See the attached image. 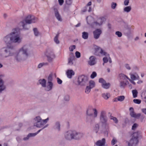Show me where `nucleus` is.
Segmentation results:
<instances>
[{
  "label": "nucleus",
  "instance_id": "f257e3e1",
  "mask_svg": "<svg viewBox=\"0 0 146 146\" xmlns=\"http://www.w3.org/2000/svg\"><path fill=\"white\" fill-rule=\"evenodd\" d=\"M11 37H8V36L5 38L6 40L8 39V41H11V42L19 43L22 40V38L21 36L20 33L19 32L18 29H14L13 32L10 34Z\"/></svg>",
  "mask_w": 146,
  "mask_h": 146
},
{
  "label": "nucleus",
  "instance_id": "f03ea898",
  "mask_svg": "<svg viewBox=\"0 0 146 146\" xmlns=\"http://www.w3.org/2000/svg\"><path fill=\"white\" fill-rule=\"evenodd\" d=\"M37 20V18L35 17L34 16L28 15L26 17L25 20H24L19 23V25L20 27L21 26L23 28H25V26L26 24L34 23Z\"/></svg>",
  "mask_w": 146,
  "mask_h": 146
},
{
  "label": "nucleus",
  "instance_id": "7ed1b4c3",
  "mask_svg": "<svg viewBox=\"0 0 146 146\" xmlns=\"http://www.w3.org/2000/svg\"><path fill=\"white\" fill-rule=\"evenodd\" d=\"M35 122L34 123V125L37 127H41L45 124L48 120V118L44 120H42L40 117L38 116L36 117L34 119Z\"/></svg>",
  "mask_w": 146,
  "mask_h": 146
},
{
  "label": "nucleus",
  "instance_id": "20e7f679",
  "mask_svg": "<svg viewBox=\"0 0 146 146\" xmlns=\"http://www.w3.org/2000/svg\"><path fill=\"white\" fill-rule=\"evenodd\" d=\"M87 77L84 75L79 76L78 77V84L81 86H85L88 82Z\"/></svg>",
  "mask_w": 146,
  "mask_h": 146
},
{
  "label": "nucleus",
  "instance_id": "39448f33",
  "mask_svg": "<svg viewBox=\"0 0 146 146\" xmlns=\"http://www.w3.org/2000/svg\"><path fill=\"white\" fill-rule=\"evenodd\" d=\"M45 54L47 57L48 61L49 62H51L53 59L55 58V55L51 49L49 48L47 49Z\"/></svg>",
  "mask_w": 146,
  "mask_h": 146
},
{
  "label": "nucleus",
  "instance_id": "423d86ee",
  "mask_svg": "<svg viewBox=\"0 0 146 146\" xmlns=\"http://www.w3.org/2000/svg\"><path fill=\"white\" fill-rule=\"evenodd\" d=\"M87 114L89 116H92L93 115L94 117L95 118L97 116L98 112L96 108L89 107L87 110Z\"/></svg>",
  "mask_w": 146,
  "mask_h": 146
},
{
  "label": "nucleus",
  "instance_id": "0eeeda50",
  "mask_svg": "<svg viewBox=\"0 0 146 146\" xmlns=\"http://www.w3.org/2000/svg\"><path fill=\"white\" fill-rule=\"evenodd\" d=\"M84 135L83 133L77 132L75 131H73V139H79L82 137Z\"/></svg>",
  "mask_w": 146,
  "mask_h": 146
},
{
  "label": "nucleus",
  "instance_id": "6e6552de",
  "mask_svg": "<svg viewBox=\"0 0 146 146\" xmlns=\"http://www.w3.org/2000/svg\"><path fill=\"white\" fill-rule=\"evenodd\" d=\"M75 59V58L74 54L72 52H70L68 59V64L70 65H72Z\"/></svg>",
  "mask_w": 146,
  "mask_h": 146
},
{
  "label": "nucleus",
  "instance_id": "1a4fd4ad",
  "mask_svg": "<svg viewBox=\"0 0 146 146\" xmlns=\"http://www.w3.org/2000/svg\"><path fill=\"white\" fill-rule=\"evenodd\" d=\"M99 82L102 84V87L104 88L108 89L110 86V83H106V81L102 78L99 79Z\"/></svg>",
  "mask_w": 146,
  "mask_h": 146
},
{
  "label": "nucleus",
  "instance_id": "9d476101",
  "mask_svg": "<svg viewBox=\"0 0 146 146\" xmlns=\"http://www.w3.org/2000/svg\"><path fill=\"white\" fill-rule=\"evenodd\" d=\"M52 76L53 75L52 74H50L48 77V90H50L52 89V86H53V84L52 82Z\"/></svg>",
  "mask_w": 146,
  "mask_h": 146
},
{
  "label": "nucleus",
  "instance_id": "9b49d317",
  "mask_svg": "<svg viewBox=\"0 0 146 146\" xmlns=\"http://www.w3.org/2000/svg\"><path fill=\"white\" fill-rule=\"evenodd\" d=\"M65 137L66 139L69 140H70L73 139V131H68L67 132L65 135Z\"/></svg>",
  "mask_w": 146,
  "mask_h": 146
},
{
  "label": "nucleus",
  "instance_id": "f8f14e48",
  "mask_svg": "<svg viewBox=\"0 0 146 146\" xmlns=\"http://www.w3.org/2000/svg\"><path fill=\"white\" fill-rule=\"evenodd\" d=\"M101 30L99 29L95 30L93 32L94 37L96 39H98L99 38L100 34L102 33Z\"/></svg>",
  "mask_w": 146,
  "mask_h": 146
},
{
  "label": "nucleus",
  "instance_id": "ddd939ff",
  "mask_svg": "<svg viewBox=\"0 0 146 146\" xmlns=\"http://www.w3.org/2000/svg\"><path fill=\"white\" fill-rule=\"evenodd\" d=\"M138 139H134L131 138L129 142H128V146H135L138 143Z\"/></svg>",
  "mask_w": 146,
  "mask_h": 146
},
{
  "label": "nucleus",
  "instance_id": "4468645a",
  "mask_svg": "<svg viewBox=\"0 0 146 146\" xmlns=\"http://www.w3.org/2000/svg\"><path fill=\"white\" fill-rule=\"evenodd\" d=\"M106 143V139L104 138L102 140H100L97 141L95 144L97 146H104Z\"/></svg>",
  "mask_w": 146,
  "mask_h": 146
},
{
  "label": "nucleus",
  "instance_id": "2eb2a0df",
  "mask_svg": "<svg viewBox=\"0 0 146 146\" xmlns=\"http://www.w3.org/2000/svg\"><path fill=\"white\" fill-rule=\"evenodd\" d=\"M95 49L96 50L95 54L97 55H98L97 54V52L105 56H106L107 54L106 52H104L101 48L98 46L95 48Z\"/></svg>",
  "mask_w": 146,
  "mask_h": 146
},
{
  "label": "nucleus",
  "instance_id": "dca6fc26",
  "mask_svg": "<svg viewBox=\"0 0 146 146\" xmlns=\"http://www.w3.org/2000/svg\"><path fill=\"white\" fill-rule=\"evenodd\" d=\"M129 110L131 111L130 115L131 117L135 118H139L140 117L141 114L140 113L136 114L135 113L134 111V110L133 108H130Z\"/></svg>",
  "mask_w": 146,
  "mask_h": 146
},
{
  "label": "nucleus",
  "instance_id": "f3484780",
  "mask_svg": "<svg viewBox=\"0 0 146 146\" xmlns=\"http://www.w3.org/2000/svg\"><path fill=\"white\" fill-rule=\"evenodd\" d=\"M96 58L95 56H90L89 58V60L88 61V64L90 66L94 65L96 63Z\"/></svg>",
  "mask_w": 146,
  "mask_h": 146
},
{
  "label": "nucleus",
  "instance_id": "a211bd4d",
  "mask_svg": "<svg viewBox=\"0 0 146 146\" xmlns=\"http://www.w3.org/2000/svg\"><path fill=\"white\" fill-rule=\"evenodd\" d=\"M45 127H43L42 129L38 131L36 133H29L28 135L27 136V137H25L23 139L25 140H26L28 139L30 137H33L35 136L40 131H41Z\"/></svg>",
  "mask_w": 146,
  "mask_h": 146
},
{
  "label": "nucleus",
  "instance_id": "6ab92c4d",
  "mask_svg": "<svg viewBox=\"0 0 146 146\" xmlns=\"http://www.w3.org/2000/svg\"><path fill=\"white\" fill-rule=\"evenodd\" d=\"M104 20V17L100 18L98 19L96 21L94 22V24L96 25H101Z\"/></svg>",
  "mask_w": 146,
  "mask_h": 146
},
{
  "label": "nucleus",
  "instance_id": "aec40b11",
  "mask_svg": "<svg viewBox=\"0 0 146 146\" xmlns=\"http://www.w3.org/2000/svg\"><path fill=\"white\" fill-rule=\"evenodd\" d=\"M66 74L68 77L71 78L72 75L74 74V72L72 70H68L66 72Z\"/></svg>",
  "mask_w": 146,
  "mask_h": 146
},
{
  "label": "nucleus",
  "instance_id": "412c9836",
  "mask_svg": "<svg viewBox=\"0 0 146 146\" xmlns=\"http://www.w3.org/2000/svg\"><path fill=\"white\" fill-rule=\"evenodd\" d=\"M141 133L140 131H137L136 132L134 133L133 134L132 138L135 139H138V136Z\"/></svg>",
  "mask_w": 146,
  "mask_h": 146
},
{
  "label": "nucleus",
  "instance_id": "4be33fe9",
  "mask_svg": "<svg viewBox=\"0 0 146 146\" xmlns=\"http://www.w3.org/2000/svg\"><path fill=\"white\" fill-rule=\"evenodd\" d=\"M125 99L124 96H118L114 99V101L115 102H117L118 101H122L124 100Z\"/></svg>",
  "mask_w": 146,
  "mask_h": 146
},
{
  "label": "nucleus",
  "instance_id": "5701e85b",
  "mask_svg": "<svg viewBox=\"0 0 146 146\" xmlns=\"http://www.w3.org/2000/svg\"><path fill=\"white\" fill-rule=\"evenodd\" d=\"M39 83L41 84L43 87H45L46 86V81L44 79H40L38 81Z\"/></svg>",
  "mask_w": 146,
  "mask_h": 146
},
{
  "label": "nucleus",
  "instance_id": "b1692460",
  "mask_svg": "<svg viewBox=\"0 0 146 146\" xmlns=\"http://www.w3.org/2000/svg\"><path fill=\"white\" fill-rule=\"evenodd\" d=\"M27 51V49L25 46L23 47L20 50V52H22L23 53L25 54L27 56H28Z\"/></svg>",
  "mask_w": 146,
  "mask_h": 146
},
{
  "label": "nucleus",
  "instance_id": "393cba45",
  "mask_svg": "<svg viewBox=\"0 0 146 146\" xmlns=\"http://www.w3.org/2000/svg\"><path fill=\"white\" fill-rule=\"evenodd\" d=\"M55 17L58 21H62V19L61 18L60 15L57 10L55 11Z\"/></svg>",
  "mask_w": 146,
  "mask_h": 146
},
{
  "label": "nucleus",
  "instance_id": "a878e982",
  "mask_svg": "<svg viewBox=\"0 0 146 146\" xmlns=\"http://www.w3.org/2000/svg\"><path fill=\"white\" fill-rule=\"evenodd\" d=\"M5 88V86L3 85V80L0 79V92L4 90Z\"/></svg>",
  "mask_w": 146,
  "mask_h": 146
},
{
  "label": "nucleus",
  "instance_id": "bb28decb",
  "mask_svg": "<svg viewBox=\"0 0 146 146\" xmlns=\"http://www.w3.org/2000/svg\"><path fill=\"white\" fill-rule=\"evenodd\" d=\"M129 83L127 81H125V82L123 81H121L120 83V86L121 87L124 88Z\"/></svg>",
  "mask_w": 146,
  "mask_h": 146
},
{
  "label": "nucleus",
  "instance_id": "cd10ccee",
  "mask_svg": "<svg viewBox=\"0 0 146 146\" xmlns=\"http://www.w3.org/2000/svg\"><path fill=\"white\" fill-rule=\"evenodd\" d=\"M7 36H8V37H11L10 34L9 35H7L6 36H5L4 38V40L5 41V42L6 43V44H7V46L9 48H11V47L10 46H9L8 44H10L11 43V40H10V41H8V39H6V40H5V38L6 37H7Z\"/></svg>",
  "mask_w": 146,
  "mask_h": 146
},
{
  "label": "nucleus",
  "instance_id": "c85d7f7f",
  "mask_svg": "<svg viewBox=\"0 0 146 146\" xmlns=\"http://www.w3.org/2000/svg\"><path fill=\"white\" fill-rule=\"evenodd\" d=\"M102 96L105 99L107 100L110 96V95L109 93H104L102 94Z\"/></svg>",
  "mask_w": 146,
  "mask_h": 146
},
{
  "label": "nucleus",
  "instance_id": "c756f323",
  "mask_svg": "<svg viewBox=\"0 0 146 146\" xmlns=\"http://www.w3.org/2000/svg\"><path fill=\"white\" fill-rule=\"evenodd\" d=\"M82 37L84 39H86L88 38V33L86 32H84L82 33Z\"/></svg>",
  "mask_w": 146,
  "mask_h": 146
},
{
  "label": "nucleus",
  "instance_id": "7c9ffc66",
  "mask_svg": "<svg viewBox=\"0 0 146 146\" xmlns=\"http://www.w3.org/2000/svg\"><path fill=\"white\" fill-rule=\"evenodd\" d=\"M95 86V83L93 81L91 80L89 82V86H88L91 88H92L94 87Z\"/></svg>",
  "mask_w": 146,
  "mask_h": 146
},
{
  "label": "nucleus",
  "instance_id": "2f4dec72",
  "mask_svg": "<svg viewBox=\"0 0 146 146\" xmlns=\"http://www.w3.org/2000/svg\"><path fill=\"white\" fill-rule=\"evenodd\" d=\"M101 122L103 123H106L107 120V117H100Z\"/></svg>",
  "mask_w": 146,
  "mask_h": 146
},
{
  "label": "nucleus",
  "instance_id": "473e14b6",
  "mask_svg": "<svg viewBox=\"0 0 146 146\" xmlns=\"http://www.w3.org/2000/svg\"><path fill=\"white\" fill-rule=\"evenodd\" d=\"M110 118L111 119L113 120L115 123H117L118 122V120L116 117L111 115L110 116Z\"/></svg>",
  "mask_w": 146,
  "mask_h": 146
},
{
  "label": "nucleus",
  "instance_id": "72a5a7b5",
  "mask_svg": "<svg viewBox=\"0 0 146 146\" xmlns=\"http://www.w3.org/2000/svg\"><path fill=\"white\" fill-rule=\"evenodd\" d=\"M10 53L9 52H8L7 49H5L4 51L3 56L5 57H7L9 56H10Z\"/></svg>",
  "mask_w": 146,
  "mask_h": 146
},
{
  "label": "nucleus",
  "instance_id": "f704fd0d",
  "mask_svg": "<svg viewBox=\"0 0 146 146\" xmlns=\"http://www.w3.org/2000/svg\"><path fill=\"white\" fill-rule=\"evenodd\" d=\"M119 76L121 79L122 80H125L126 79H128L129 78L127 76L123 74H120Z\"/></svg>",
  "mask_w": 146,
  "mask_h": 146
},
{
  "label": "nucleus",
  "instance_id": "c9c22d12",
  "mask_svg": "<svg viewBox=\"0 0 146 146\" xmlns=\"http://www.w3.org/2000/svg\"><path fill=\"white\" fill-rule=\"evenodd\" d=\"M59 37V34H58L56 35L55 36L54 38V42L56 44H59L60 42L58 40V38Z\"/></svg>",
  "mask_w": 146,
  "mask_h": 146
},
{
  "label": "nucleus",
  "instance_id": "e433bc0d",
  "mask_svg": "<svg viewBox=\"0 0 146 146\" xmlns=\"http://www.w3.org/2000/svg\"><path fill=\"white\" fill-rule=\"evenodd\" d=\"M131 7L130 6H127L124 8V10L125 12H129L131 11Z\"/></svg>",
  "mask_w": 146,
  "mask_h": 146
},
{
  "label": "nucleus",
  "instance_id": "4c0bfd02",
  "mask_svg": "<svg viewBox=\"0 0 146 146\" xmlns=\"http://www.w3.org/2000/svg\"><path fill=\"white\" fill-rule=\"evenodd\" d=\"M132 93L133 98H135L137 96L138 92L137 90H132Z\"/></svg>",
  "mask_w": 146,
  "mask_h": 146
},
{
  "label": "nucleus",
  "instance_id": "58836bf2",
  "mask_svg": "<svg viewBox=\"0 0 146 146\" xmlns=\"http://www.w3.org/2000/svg\"><path fill=\"white\" fill-rule=\"evenodd\" d=\"M60 123L59 122H57L56 123L54 127L55 128L58 129V130H59L60 129Z\"/></svg>",
  "mask_w": 146,
  "mask_h": 146
},
{
  "label": "nucleus",
  "instance_id": "ea45409f",
  "mask_svg": "<svg viewBox=\"0 0 146 146\" xmlns=\"http://www.w3.org/2000/svg\"><path fill=\"white\" fill-rule=\"evenodd\" d=\"M91 88L89 86H87L85 90V93L87 94H88L91 91Z\"/></svg>",
  "mask_w": 146,
  "mask_h": 146
},
{
  "label": "nucleus",
  "instance_id": "a19ab883",
  "mask_svg": "<svg viewBox=\"0 0 146 146\" xmlns=\"http://www.w3.org/2000/svg\"><path fill=\"white\" fill-rule=\"evenodd\" d=\"M100 117H106V113L105 111H102L101 112Z\"/></svg>",
  "mask_w": 146,
  "mask_h": 146
},
{
  "label": "nucleus",
  "instance_id": "79ce46f5",
  "mask_svg": "<svg viewBox=\"0 0 146 146\" xmlns=\"http://www.w3.org/2000/svg\"><path fill=\"white\" fill-rule=\"evenodd\" d=\"M48 64V63H41L39 64L38 66V68H41L42 66L43 65H47Z\"/></svg>",
  "mask_w": 146,
  "mask_h": 146
},
{
  "label": "nucleus",
  "instance_id": "37998d69",
  "mask_svg": "<svg viewBox=\"0 0 146 146\" xmlns=\"http://www.w3.org/2000/svg\"><path fill=\"white\" fill-rule=\"evenodd\" d=\"M97 75L96 72H92L90 76V77L92 78H94Z\"/></svg>",
  "mask_w": 146,
  "mask_h": 146
},
{
  "label": "nucleus",
  "instance_id": "c03bdc74",
  "mask_svg": "<svg viewBox=\"0 0 146 146\" xmlns=\"http://www.w3.org/2000/svg\"><path fill=\"white\" fill-rule=\"evenodd\" d=\"M99 128V126L98 124H96L95 125V127L96 132L97 133L98 131Z\"/></svg>",
  "mask_w": 146,
  "mask_h": 146
},
{
  "label": "nucleus",
  "instance_id": "a18cd8bd",
  "mask_svg": "<svg viewBox=\"0 0 146 146\" xmlns=\"http://www.w3.org/2000/svg\"><path fill=\"white\" fill-rule=\"evenodd\" d=\"M134 102L136 104H139L141 103V100L137 99H135L133 100Z\"/></svg>",
  "mask_w": 146,
  "mask_h": 146
},
{
  "label": "nucleus",
  "instance_id": "49530a36",
  "mask_svg": "<svg viewBox=\"0 0 146 146\" xmlns=\"http://www.w3.org/2000/svg\"><path fill=\"white\" fill-rule=\"evenodd\" d=\"M33 31L35 36H37L38 34V32L36 28H35L33 29Z\"/></svg>",
  "mask_w": 146,
  "mask_h": 146
},
{
  "label": "nucleus",
  "instance_id": "de8ad7c7",
  "mask_svg": "<svg viewBox=\"0 0 146 146\" xmlns=\"http://www.w3.org/2000/svg\"><path fill=\"white\" fill-rule=\"evenodd\" d=\"M138 125L136 123L134 124L132 126V130H135L136 128L138 126Z\"/></svg>",
  "mask_w": 146,
  "mask_h": 146
},
{
  "label": "nucleus",
  "instance_id": "09e8293b",
  "mask_svg": "<svg viewBox=\"0 0 146 146\" xmlns=\"http://www.w3.org/2000/svg\"><path fill=\"white\" fill-rule=\"evenodd\" d=\"M117 4L113 2L111 4V7L113 9H114L116 7Z\"/></svg>",
  "mask_w": 146,
  "mask_h": 146
},
{
  "label": "nucleus",
  "instance_id": "8fccbe9b",
  "mask_svg": "<svg viewBox=\"0 0 146 146\" xmlns=\"http://www.w3.org/2000/svg\"><path fill=\"white\" fill-rule=\"evenodd\" d=\"M76 46L74 45H73L69 47V49L70 51H72L75 48Z\"/></svg>",
  "mask_w": 146,
  "mask_h": 146
},
{
  "label": "nucleus",
  "instance_id": "3c124183",
  "mask_svg": "<svg viewBox=\"0 0 146 146\" xmlns=\"http://www.w3.org/2000/svg\"><path fill=\"white\" fill-rule=\"evenodd\" d=\"M115 34L117 35L119 37H121L122 35L121 33L118 31L116 32Z\"/></svg>",
  "mask_w": 146,
  "mask_h": 146
},
{
  "label": "nucleus",
  "instance_id": "603ef678",
  "mask_svg": "<svg viewBox=\"0 0 146 146\" xmlns=\"http://www.w3.org/2000/svg\"><path fill=\"white\" fill-rule=\"evenodd\" d=\"M75 54L76 57L77 58H79L80 56V53L78 51L76 52Z\"/></svg>",
  "mask_w": 146,
  "mask_h": 146
},
{
  "label": "nucleus",
  "instance_id": "864d4df0",
  "mask_svg": "<svg viewBox=\"0 0 146 146\" xmlns=\"http://www.w3.org/2000/svg\"><path fill=\"white\" fill-rule=\"evenodd\" d=\"M66 3L68 5H70L72 3V0H66Z\"/></svg>",
  "mask_w": 146,
  "mask_h": 146
},
{
  "label": "nucleus",
  "instance_id": "5fc2aeb1",
  "mask_svg": "<svg viewBox=\"0 0 146 146\" xmlns=\"http://www.w3.org/2000/svg\"><path fill=\"white\" fill-rule=\"evenodd\" d=\"M64 99L66 101H68L69 100V96L68 95L65 96Z\"/></svg>",
  "mask_w": 146,
  "mask_h": 146
},
{
  "label": "nucleus",
  "instance_id": "6e6d98bb",
  "mask_svg": "<svg viewBox=\"0 0 146 146\" xmlns=\"http://www.w3.org/2000/svg\"><path fill=\"white\" fill-rule=\"evenodd\" d=\"M129 2V0H125L124 1V4L125 5H127Z\"/></svg>",
  "mask_w": 146,
  "mask_h": 146
},
{
  "label": "nucleus",
  "instance_id": "4d7b16f0",
  "mask_svg": "<svg viewBox=\"0 0 146 146\" xmlns=\"http://www.w3.org/2000/svg\"><path fill=\"white\" fill-rule=\"evenodd\" d=\"M104 63H107L108 61V60L106 57H104L103 58Z\"/></svg>",
  "mask_w": 146,
  "mask_h": 146
},
{
  "label": "nucleus",
  "instance_id": "13d9d810",
  "mask_svg": "<svg viewBox=\"0 0 146 146\" xmlns=\"http://www.w3.org/2000/svg\"><path fill=\"white\" fill-rule=\"evenodd\" d=\"M131 78L133 80H135L136 79V77L134 74H131Z\"/></svg>",
  "mask_w": 146,
  "mask_h": 146
},
{
  "label": "nucleus",
  "instance_id": "bf43d9fd",
  "mask_svg": "<svg viewBox=\"0 0 146 146\" xmlns=\"http://www.w3.org/2000/svg\"><path fill=\"white\" fill-rule=\"evenodd\" d=\"M57 82L58 84H61L62 82V81L59 78H57Z\"/></svg>",
  "mask_w": 146,
  "mask_h": 146
},
{
  "label": "nucleus",
  "instance_id": "052dcab7",
  "mask_svg": "<svg viewBox=\"0 0 146 146\" xmlns=\"http://www.w3.org/2000/svg\"><path fill=\"white\" fill-rule=\"evenodd\" d=\"M58 1L59 3V4L60 5H61L63 4L64 2L63 0H58Z\"/></svg>",
  "mask_w": 146,
  "mask_h": 146
},
{
  "label": "nucleus",
  "instance_id": "680f3d73",
  "mask_svg": "<svg viewBox=\"0 0 146 146\" xmlns=\"http://www.w3.org/2000/svg\"><path fill=\"white\" fill-rule=\"evenodd\" d=\"M116 142V140L114 139H113L111 141V144L113 145H114Z\"/></svg>",
  "mask_w": 146,
  "mask_h": 146
},
{
  "label": "nucleus",
  "instance_id": "e2e57ef3",
  "mask_svg": "<svg viewBox=\"0 0 146 146\" xmlns=\"http://www.w3.org/2000/svg\"><path fill=\"white\" fill-rule=\"evenodd\" d=\"M125 67L128 70L130 69V67L129 66V65L128 64H126L125 65Z\"/></svg>",
  "mask_w": 146,
  "mask_h": 146
},
{
  "label": "nucleus",
  "instance_id": "0e129e2a",
  "mask_svg": "<svg viewBox=\"0 0 146 146\" xmlns=\"http://www.w3.org/2000/svg\"><path fill=\"white\" fill-rule=\"evenodd\" d=\"M128 80L133 84L134 85H135V83L134 81H133V80H131L129 78Z\"/></svg>",
  "mask_w": 146,
  "mask_h": 146
},
{
  "label": "nucleus",
  "instance_id": "69168bd1",
  "mask_svg": "<svg viewBox=\"0 0 146 146\" xmlns=\"http://www.w3.org/2000/svg\"><path fill=\"white\" fill-rule=\"evenodd\" d=\"M142 112L146 114V109H142Z\"/></svg>",
  "mask_w": 146,
  "mask_h": 146
},
{
  "label": "nucleus",
  "instance_id": "338daca9",
  "mask_svg": "<svg viewBox=\"0 0 146 146\" xmlns=\"http://www.w3.org/2000/svg\"><path fill=\"white\" fill-rule=\"evenodd\" d=\"M91 4H92V2H91L90 1L88 3L87 5V6H89L91 5Z\"/></svg>",
  "mask_w": 146,
  "mask_h": 146
},
{
  "label": "nucleus",
  "instance_id": "774afa93",
  "mask_svg": "<svg viewBox=\"0 0 146 146\" xmlns=\"http://www.w3.org/2000/svg\"><path fill=\"white\" fill-rule=\"evenodd\" d=\"M81 24L80 23H79L76 25V27H77L80 26Z\"/></svg>",
  "mask_w": 146,
  "mask_h": 146
}]
</instances>
